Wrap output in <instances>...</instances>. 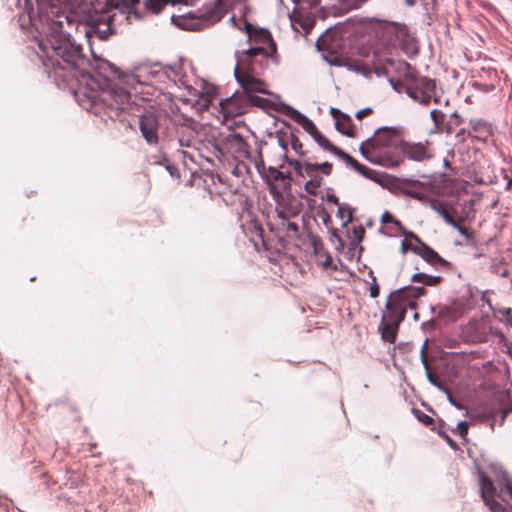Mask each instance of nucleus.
<instances>
[{"mask_svg":"<svg viewBox=\"0 0 512 512\" xmlns=\"http://www.w3.org/2000/svg\"><path fill=\"white\" fill-rule=\"evenodd\" d=\"M63 28L62 20L53 21L51 32L40 40L38 46L43 65L49 72L53 71L55 76L64 79L76 78L78 74L85 78L89 62L81 46Z\"/></svg>","mask_w":512,"mask_h":512,"instance_id":"obj_1","label":"nucleus"},{"mask_svg":"<svg viewBox=\"0 0 512 512\" xmlns=\"http://www.w3.org/2000/svg\"><path fill=\"white\" fill-rule=\"evenodd\" d=\"M426 293L423 287L407 286L392 292L382 314L379 331L384 341L394 343L407 310L416 308V300Z\"/></svg>","mask_w":512,"mask_h":512,"instance_id":"obj_2","label":"nucleus"},{"mask_svg":"<svg viewBox=\"0 0 512 512\" xmlns=\"http://www.w3.org/2000/svg\"><path fill=\"white\" fill-rule=\"evenodd\" d=\"M401 140L400 129L382 127L371 138L361 143L360 152L373 164L393 168L400 164L398 150Z\"/></svg>","mask_w":512,"mask_h":512,"instance_id":"obj_3","label":"nucleus"},{"mask_svg":"<svg viewBox=\"0 0 512 512\" xmlns=\"http://www.w3.org/2000/svg\"><path fill=\"white\" fill-rule=\"evenodd\" d=\"M501 474L497 492L493 481L484 472H478L481 498L492 512H512V481L505 471Z\"/></svg>","mask_w":512,"mask_h":512,"instance_id":"obj_4","label":"nucleus"},{"mask_svg":"<svg viewBox=\"0 0 512 512\" xmlns=\"http://www.w3.org/2000/svg\"><path fill=\"white\" fill-rule=\"evenodd\" d=\"M371 24L376 36L386 46H399L408 51L414 44L410 30L403 23L374 18Z\"/></svg>","mask_w":512,"mask_h":512,"instance_id":"obj_5","label":"nucleus"},{"mask_svg":"<svg viewBox=\"0 0 512 512\" xmlns=\"http://www.w3.org/2000/svg\"><path fill=\"white\" fill-rule=\"evenodd\" d=\"M258 55L266 56V50L263 47L248 49L239 57L238 63L234 69L237 81L246 92H265V83L256 79L248 72V67L252 64L253 59Z\"/></svg>","mask_w":512,"mask_h":512,"instance_id":"obj_6","label":"nucleus"},{"mask_svg":"<svg viewBox=\"0 0 512 512\" xmlns=\"http://www.w3.org/2000/svg\"><path fill=\"white\" fill-rule=\"evenodd\" d=\"M89 98L93 103H102L107 108L115 112L129 111L132 108L130 94L123 88L107 84V88H101L99 92L92 91Z\"/></svg>","mask_w":512,"mask_h":512,"instance_id":"obj_7","label":"nucleus"},{"mask_svg":"<svg viewBox=\"0 0 512 512\" xmlns=\"http://www.w3.org/2000/svg\"><path fill=\"white\" fill-rule=\"evenodd\" d=\"M410 82L406 85V93L413 100L419 102L422 105H429L433 100L437 102L436 97V81L428 77H415L410 75Z\"/></svg>","mask_w":512,"mask_h":512,"instance_id":"obj_8","label":"nucleus"},{"mask_svg":"<svg viewBox=\"0 0 512 512\" xmlns=\"http://www.w3.org/2000/svg\"><path fill=\"white\" fill-rule=\"evenodd\" d=\"M511 411V405L503 397H500L487 404L476 418L482 423H489L491 429L494 430L496 424L499 426L504 424L506 417Z\"/></svg>","mask_w":512,"mask_h":512,"instance_id":"obj_9","label":"nucleus"},{"mask_svg":"<svg viewBox=\"0 0 512 512\" xmlns=\"http://www.w3.org/2000/svg\"><path fill=\"white\" fill-rule=\"evenodd\" d=\"M408 237L416 242V245L411 248L413 253L420 256L425 262L437 270H452V263L442 258L433 248L423 242L417 234L409 232Z\"/></svg>","mask_w":512,"mask_h":512,"instance_id":"obj_10","label":"nucleus"},{"mask_svg":"<svg viewBox=\"0 0 512 512\" xmlns=\"http://www.w3.org/2000/svg\"><path fill=\"white\" fill-rule=\"evenodd\" d=\"M221 17L218 10L211 9L198 15L189 13L187 16L180 17L177 25L186 30H202L219 22Z\"/></svg>","mask_w":512,"mask_h":512,"instance_id":"obj_11","label":"nucleus"},{"mask_svg":"<svg viewBox=\"0 0 512 512\" xmlns=\"http://www.w3.org/2000/svg\"><path fill=\"white\" fill-rule=\"evenodd\" d=\"M286 161L290 166L293 167L295 172L300 177H309L310 179L314 178H323L319 175L322 173L323 175H330L332 172V164L329 162H323L321 164L311 163L309 161H299L296 159H290L286 157Z\"/></svg>","mask_w":512,"mask_h":512,"instance_id":"obj_12","label":"nucleus"},{"mask_svg":"<svg viewBox=\"0 0 512 512\" xmlns=\"http://www.w3.org/2000/svg\"><path fill=\"white\" fill-rule=\"evenodd\" d=\"M317 46L320 51H322L323 58L330 65L333 66H345L347 64L348 59L341 53L336 51V47L338 44L330 39L329 35L321 37L317 41Z\"/></svg>","mask_w":512,"mask_h":512,"instance_id":"obj_13","label":"nucleus"},{"mask_svg":"<svg viewBox=\"0 0 512 512\" xmlns=\"http://www.w3.org/2000/svg\"><path fill=\"white\" fill-rule=\"evenodd\" d=\"M398 152L400 156V164L404 161L405 157L413 161H423L431 157L428 142L423 144L405 142L401 140Z\"/></svg>","mask_w":512,"mask_h":512,"instance_id":"obj_14","label":"nucleus"},{"mask_svg":"<svg viewBox=\"0 0 512 512\" xmlns=\"http://www.w3.org/2000/svg\"><path fill=\"white\" fill-rule=\"evenodd\" d=\"M139 129L148 144L156 145L158 143L159 123L156 115L153 113L142 115L139 120Z\"/></svg>","mask_w":512,"mask_h":512,"instance_id":"obj_15","label":"nucleus"},{"mask_svg":"<svg viewBox=\"0 0 512 512\" xmlns=\"http://www.w3.org/2000/svg\"><path fill=\"white\" fill-rule=\"evenodd\" d=\"M112 17L101 15L97 20H95L90 28H87V25L82 24L83 32L85 36L90 37L92 33L97 34L100 39H107L111 34H113L112 29Z\"/></svg>","mask_w":512,"mask_h":512,"instance_id":"obj_16","label":"nucleus"},{"mask_svg":"<svg viewBox=\"0 0 512 512\" xmlns=\"http://www.w3.org/2000/svg\"><path fill=\"white\" fill-rule=\"evenodd\" d=\"M470 130L468 136L473 137L481 142H486L493 134L491 124L482 119H472L469 122Z\"/></svg>","mask_w":512,"mask_h":512,"instance_id":"obj_17","label":"nucleus"},{"mask_svg":"<svg viewBox=\"0 0 512 512\" xmlns=\"http://www.w3.org/2000/svg\"><path fill=\"white\" fill-rule=\"evenodd\" d=\"M297 215V210H285L283 208L277 210V216L280 219L279 225L288 237L296 236L298 234V224L291 221V218Z\"/></svg>","mask_w":512,"mask_h":512,"instance_id":"obj_18","label":"nucleus"},{"mask_svg":"<svg viewBox=\"0 0 512 512\" xmlns=\"http://www.w3.org/2000/svg\"><path fill=\"white\" fill-rule=\"evenodd\" d=\"M431 119L434 123L435 131L439 133H452V126L449 123H445V114L437 109H433L430 112Z\"/></svg>","mask_w":512,"mask_h":512,"instance_id":"obj_19","label":"nucleus"},{"mask_svg":"<svg viewBox=\"0 0 512 512\" xmlns=\"http://www.w3.org/2000/svg\"><path fill=\"white\" fill-rule=\"evenodd\" d=\"M313 139L317 142V144L321 148H323L326 151H329V152L333 153L334 155L338 156L342 160L347 155V153H345L343 150H341L337 146L333 145L330 142V140L328 138H326L321 132L319 134H317Z\"/></svg>","mask_w":512,"mask_h":512,"instance_id":"obj_20","label":"nucleus"},{"mask_svg":"<svg viewBox=\"0 0 512 512\" xmlns=\"http://www.w3.org/2000/svg\"><path fill=\"white\" fill-rule=\"evenodd\" d=\"M424 187L425 185L421 181H409L408 186L404 189V193L407 196L424 202L427 200V195L425 194V192L420 190L423 189Z\"/></svg>","mask_w":512,"mask_h":512,"instance_id":"obj_21","label":"nucleus"},{"mask_svg":"<svg viewBox=\"0 0 512 512\" xmlns=\"http://www.w3.org/2000/svg\"><path fill=\"white\" fill-rule=\"evenodd\" d=\"M279 144L280 146L282 147L283 151H284V157L286 158L287 155H286V152H287V147H288V144L291 145L292 149L299 155V156H304L305 152L303 151V144L302 142L299 140V138L294 135L293 133H291L289 135V138L288 140H284L283 138L279 137Z\"/></svg>","mask_w":512,"mask_h":512,"instance_id":"obj_22","label":"nucleus"},{"mask_svg":"<svg viewBox=\"0 0 512 512\" xmlns=\"http://www.w3.org/2000/svg\"><path fill=\"white\" fill-rule=\"evenodd\" d=\"M193 1L194 0H146L145 5L148 10L152 11L155 14H158L168 4H171V5H175L178 3L188 4Z\"/></svg>","mask_w":512,"mask_h":512,"instance_id":"obj_23","label":"nucleus"},{"mask_svg":"<svg viewBox=\"0 0 512 512\" xmlns=\"http://www.w3.org/2000/svg\"><path fill=\"white\" fill-rule=\"evenodd\" d=\"M336 129L348 137L356 136L352 119L346 114L337 119Z\"/></svg>","mask_w":512,"mask_h":512,"instance_id":"obj_24","label":"nucleus"},{"mask_svg":"<svg viewBox=\"0 0 512 512\" xmlns=\"http://www.w3.org/2000/svg\"><path fill=\"white\" fill-rule=\"evenodd\" d=\"M343 161L352 166L358 173H360L364 177L375 180L376 171L366 167L365 165L360 164L356 159H354L349 154L345 156Z\"/></svg>","mask_w":512,"mask_h":512,"instance_id":"obj_25","label":"nucleus"},{"mask_svg":"<svg viewBox=\"0 0 512 512\" xmlns=\"http://www.w3.org/2000/svg\"><path fill=\"white\" fill-rule=\"evenodd\" d=\"M109 8L119 9L122 13H131L139 0H105Z\"/></svg>","mask_w":512,"mask_h":512,"instance_id":"obj_26","label":"nucleus"},{"mask_svg":"<svg viewBox=\"0 0 512 512\" xmlns=\"http://www.w3.org/2000/svg\"><path fill=\"white\" fill-rule=\"evenodd\" d=\"M437 317L445 321H455L458 317L457 309L453 306L438 305L433 309Z\"/></svg>","mask_w":512,"mask_h":512,"instance_id":"obj_27","label":"nucleus"},{"mask_svg":"<svg viewBox=\"0 0 512 512\" xmlns=\"http://www.w3.org/2000/svg\"><path fill=\"white\" fill-rule=\"evenodd\" d=\"M411 281L415 283H422L427 286H436L442 282V277L431 276L425 273H416L411 277Z\"/></svg>","mask_w":512,"mask_h":512,"instance_id":"obj_28","label":"nucleus"},{"mask_svg":"<svg viewBox=\"0 0 512 512\" xmlns=\"http://www.w3.org/2000/svg\"><path fill=\"white\" fill-rule=\"evenodd\" d=\"M381 224L383 225H391V228H396L400 232H402L404 235L408 236L409 232L405 231L404 226L402 223L396 219L389 211H385L380 219Z\"/></svg>","mask_w":512,"mask_h":512,"instance_id":"obj_29","label":"nucleus"},{"mask_svg":"<svg viewBox=\"0 0 512 512\" xmlns=\"http://www.w3.org/2000/svg\"><path fill=\"white\" fill-rule=\"evenodd\" d=\"M431 207L439 213V215L444 219V221L447 224L451 226H456V220L450 215L447 209L439 201L432 200Z\"/></svg>","mask_w":512,"mask_h":512,"instance_id":"obj_30","label":"nucleus"},{"mask_svg":"<svg viewBox=\"0 0 512 512\" xmlns=\"http://www.w3.org/2000/svg\"><path fill=\"white\" fill-rule=\"evenodd\" d=\"M181 67L172 68L171 72L169 73V77L179 85L183 86L186 89H191V85L189 83V80L187 79V76L182 74Z\"/></svg>","mask_w":512,"mask_h":512,"instance_id":"obj_31","label":"nucleus"},{"mask_svg":"<svg viewBox=\"0 0 512 512\" xmlns=\"http://www.w3.org/2000/svg\"><path fill=\"white\" fill-rule=\"evenodd\" d=\"M235 102L232 98L221 101V110L226 118L233 117L239 113L237 107H235Z\"/></svg>","mask_w":512,"mask_h":512,"instance_id":"obj_32","label":"nucleus"},{"mask_svg":"<svg viewBox=\"0 0 512 512\" xmlns=\"http://www.w3.org/2000/svg\"><path fill=\"white\" fill-rule=\"evenodd\" d=\"M444 428H445V423L440 420L437 423L436 427H432V430L436 431L438 433V435L441 436L452 449L457 450L458 449L457 443L451 437H449V435L446 433Z\"/></svg>","mask_w":512,"mask_h":512,"instance_id":"obj_33","label":"nucleus"},{"mask_svg":"<svg viewBox=\"0 0 512 512\" xmlns=\"http://www.w3.org/2000/svg\"><path fill=\"white\" fill-rule=\"evenodd\" d=\"M337 216L343 220L344 225H347L353 220V209L349 205L342 203L338 206Z\"/></svg>","mask_w":512,"mask_h":512,"instance_id":"obj_34","label":"nucleus"},{"mask_svg":"<svg viewBox=\"0 0 512 512\" xmlns=\"http://www.w3.org/2000/svg\"><path fill=\"white\" fill-rule=\"evenodd\" d=\"M368 0H339V9L341 12L346 13L353 9H358Z\"/></svg>","mask_w":512,"mask_h":512,"instance_id":"obj_35","label":"nucleus"},{"mask_svg":"<svg viewBox=\"0 0 512 512\" xmlns=\"http://www.w3.org/2000/svg\"><path fill=\"white\" fill-rule=\"evenodd\" d=\"M323 178L309 179L305 185L304 190L311 196H316L319 188L321 187Z\"/></svg>","mask_w":512,"mask_h":512,"instance_id":"obj_36","label":"nucleus"},{"mask_svg":"<svg viewBox=\"0 0 512 512\" xmlns=\"http://www.w3.org/2000/svg\"><path fill=\"white\" fill-rule=\"evenodd\" d=\"M302 8L312 9L317 5L328 6L331 0H294Z\"/></svg>","mask_w":512,"mask_h":512,"instance_id":"obj_37","label":"nucleus"},{"mask_svg":"<svg viewBox=\"0 0 512 512\" xmlns=\"http://www.w3.org/2000/svg\"><path fill=\"white\" fill-rule=\"evenodd\" d=\"M413 413L415 415V417L425 426L427 427H430L432 429V427H436V425L434 424V419L425 414L424 412H422L421 410L419 409H414L413 410Z\"/></svg>","mask_w":512,"mask_h":512,"instance_id":"obj_38","label":"nucleus"},{"mask_svg":"<svg viewBox=\"0 0 512 512\" xmlns=\"http://www.w3.org/2000/svg\"><path fill=\"white\" fill-rule=\"evenodd\" d=\"M302 127L307 133H309L312 136V138H314L317 134L320 133L316 125L311 120L305 117L303 118Z\"/></svg>","mask_w":512,"mask_h":512,"instance_id":"obj_39","label":"nucleus"},{"mask_svg":"<svg viewBox=\"0 0 512 512\" xmlns=\"http://www.w3.org/2000/svg\"><path fill=\"white\" fill-rule=\"evenodd\" d=\"M457 433L461 436V438L467 441V435L469 430V423L467 421H460L457 425Z\"/></svg>","mask_w":512,"mask_h":512,"instance_id":"obj_40","label":"nucleus"},{"mask_svg":"<svg viewBox=\"0 0 512 512\" xmlns=\"http://www.w3.org/2000/svg\"><path fill=\"white\" fill-rule=\"evenodd\" d=\"M370 275L372 277V284L370 286V296L372 298H376L379 296V293H380V287L376 281V277L373 275V272L371 271L370 272Z\"/></svg>","mask_w":512,"mask_h":512,"instance_id":"obj_41","label":"nucleus"},{"mask_svg":"<svg viewBox=\"0 0 512 512\" xmlns=\"http://www.w3.org/2000/svg\"><path fill=\"white\" fill-rule=\"evenodd\" d=\"M447 123L451 124L453 132L454 127L459 126L460 124L463 123V119L457 112H454L450 115V120Z\"/></svg>","mask_w":512,"mask_h":512,"instance_id":"obj_42","label":"nucleus"},{"mask_svg":"<svg viewBox=\"0 0 512 512\" xmlns=\"http://www.w3.org/2000/svg\"><path fill=\"white\" fill-rule=\"evenodd\" d=\"M101 67H102L103 69H107V70H109V73H105V74H104V78H105V80H106V81H109L110 76H113V77H114V76H116V75H117V73H118V72H117V70H116V68L112 67L108 62H103V63H102V65H101Z\"/></svg>","mask_w":512,"mask_h":512,"instance_id":"obj_43","label":"nucleus"},{"mask_svg":"<svg viewBox=\"0 0 512 512\" xmlns=\"http://www.w3.org/2000/svg\"><path fill=\"white\" fill-rule=\"evenodd\" d=\"M251 228L253 229L255 236L258 238V240L263 241V229L260 224L257 222H252Z\"/></svg>","mask_w":512,"mask_h":512,"instance_id":"obj_44","label":"nucleus"},{"mask_svg":"<svg viewBox=\"0 0 512 512\" xmlns=\"http://www.w3.org/2000/svg\"><path fill=\"white\" fill-rule=\"evenodd\" d=\"M473 85L475 87L480 88L483 91H486V92H489V91H492V90L495 89V84L494 83L486 84V83H481V82L475 81Z\"/></svg>","mask_w":512,"mask_h":512,"instance_id":"obj_45","label":"nucleus"},{"mask_svg":"<svg viewBox=\"0 0 512 512\" xmlns=\"http://www.w3.org/2000/svg\"><path fill=\"white\" fill-rule=\"evenodd\" d=\"M492 272L501 275L502 277L508 276V270L503 268L501 264L492 265Z\"/></svg>","mask_w":512,"mask_h":512,"instance_id":"obj_46","label":"nucleus"},{"mask_svg":"<svg viewBox=\"0 0 512 512\" xmlns=\"http://www.w3.org/2000/svg\"><path fill=\"white\" fill-rule=\"evenodd\" d=\"M455 229L458 230V232L461 234V235H464L466 236L467 238H469L471 236V233H470V230L468 227L464 226V225H460L457 221H456V226H453Z\"/></svg>","mask_w":512,"mask_h":512,"instance_id":"obj_47","label":"nucleus"},{"mask_svg":"<svg viewBox=\"0 0 512 512\" xmlns=\"http://www.w3.org/2000/svg\"><path fill=\"white\" fill-rule=\"evenodd\" d=\"M269 172L271 173V175L275 181L283 180L285 178L283 172L277 170L276 168L270 167Z\"/></svg>","mask_w":512,"mask_h":512,"instance_id":"obj_48","label":"nucleus"},{"mask_svg":"<svg viewBox=\"0 0 512 512\" xmlns=\"http://www.w3.org/2000/svg\"><path fill=\"white\" fill-rule=\"evenodd\" d=\"M372 113V109L371 108H364L362 110H359L357 113H356V118L357 119H362L368 115H370Z\"/></svg>","mask_w":512,"mask_h":512,"instance_id":"obj_49","label":"nucleus"},{"mask_svg":"<svg viewBox=\"0 0 512 512\" xmlns=\"http://www.w3.org/2000/svg\"><path fill=\"white\" fill-rule=\"evenodd\" d=\"M503 315L507 316L506 322L508 325L512 327V310L511 308H506L502 311Z\"/></svg>","mask_w":512,"mask_h":512,"instance_id":"obj_50","label":"nucleus"},{"mask_svg":"<svg viewBox=\"0 0 512 512\" xmlns=\"http://www.w3.org/2000/svg\"><path fill=\"white\" fill-rule=\"evenodd\" d=\"M413 246L407 241V240H403L401 242V250L403 253L407 252L408 250H411Z\"/></svg>","mask_w":512,"mask_h":512,"instance_id":"obj_51","label":"nucleus"},{"mask_svg":"<svg viewBox=\"0 0 512 512\" xmlns=\"http://www.w3.org/2000/svg\"><path fill=\"white\" fill-rule=\"evenodd\" d=\"M327 200H328V202L335 204L337 206L342 204V203H339L338 197L334 194L328 195Z\"/></svg>","mask_w":512,"mask_h":512,"instance_id":"obj_52","label":"nucleus"},{"mask_svg":"<svg viewBox=\"0 0 512 512\" xmlns=\"http://www.w3.org/2000/svg\"><path fill=\"white\" fill-rule=\"evenodd\" d=\"M331 115L335 118V120L337 121V119L340 117V116H343L345 115L344 113H342L339 109L337 108H332L331 109Z\"/></svg>","mask_w":512,"mask_h":512,"instance_id":"obj_53","label":"nucleus"},{"mask_svg":"<svg viewBox=\"0 0 512 512\" xmlns=\"http://www.w3.org/2000/svg\"><path fill=\"white\" fill-rule=\"evenodd\" d=\"M321 265H322L324 268H329V267H331V265H332V258H331L329 255H327V256H326V259L321 263Z\"/></svg>","mask_w":512,"mask_h":512,"instance_id":"obj_54","label":"nucleus"},{"mask_svg":"<svg viewBox=\"0 0 512 512\" xmlns=\"http://www.w3.org/2000/svg\"><path fill=\"white\" fill-rule=\"evenodd\" d=\"M465 136H468V131H466L465 129L459 130L456 134V137H461L462 140H464Z\"/></svg>","mask_w":512,"mask_h":512,"instance_id":"obj_55","label":"nucleus"},{"mask_svg":"<svg viewBox=\"0 0 512 512\" xmlns=\"http://www.w3.org/2000/svg\"><path fill=\"white\" fill-rule=\"evenodd\" d=\"M505 178L508 180L507 184H506V190L507 191H512V178H508V176L506 175Z\"/></svg>","mask_w":512,"mask_h":512,"instance_id":"obj_56","label":"nucleus"},{"mask_svg":"<svg viewBox=\"0 0 512 512\" xmlns=\"http://www.w3.org/2000/svg\"><path fill=\"white\" fill-rule=\"evenodd\" d=\"M356 236L359 238V240H361L362 238V235L364 234V229L362 227H359L358 230H354Z\"/></svg>","mask_w":512,"mask_h":512,"instance_id":"obj_57","label":"nucleus"},{"mask_svg":"<svg viewBox=\"0 0 512 512\" xmlns=\"http://www.w3.org/2000/svg\"><path fill=\"white\" fill-rule=\"evenodd\" d=\"M261 34L263 35V37H264L265 39H267V40H269V41H272V39H271V35H270V33H269L268 31H266V30H261Z\"/></svg>","mask_w":512,"mask_h":512,"instance_id":"obj_58","label":"nucleus"},{"mask_svg":"<svg viewBox=\"0 0 512 512\" xmlns=\"http://www.w3.org/2000/svg\"><path fill=\"white\" fill-rule=\"evenodd\" d=\"M405 2L408 6H413L415 4L414 0H405Z\"/></svg>","mask_w":512,"mask_h":512,"instance_id":"obj_59","label":"nucleus"},{"mask_svg":"<svg viewBox=\"0 0 512 512\" xmlns=\"http://www.w3.org/2000/svg\"><path fill=\"white\" fill-rule=\"evenodd\" d=\"M64 19H65V21H66V23L68 25L72 24V22L70 21L69 17L65 16Z\"/></svg>","mask_w":512,"mask_h":512,"instance_id":"obj_60","label":"nucleus"},{"mask_svg":"<svg viewBox=\"0 0 512 512\" xmlns=\"http://www.w3.org/2000/svg\"><path fill=\"white\" fill-rule=\"evenodd\" d=\"M491 74H493L494 78L496 79L497 78V74L496 72H492Z\"/></svg>","mask_w":512,"mask_h":512,"instance_id":"obj_61","label":"nucleus"}]
</instances>
